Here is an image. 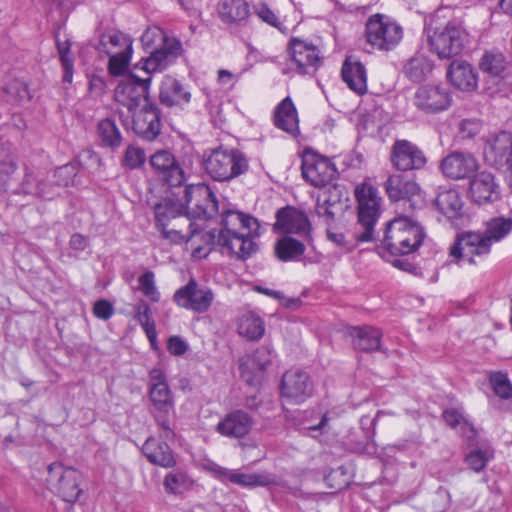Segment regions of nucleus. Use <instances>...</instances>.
Returning a JSON list of instances; mask_svg holds the SVG:
<instances>
[{
  "label": "nucleus",
  "instance_id": "1",
  "mask_svg": "<svg viewBox=\"0 0 512 512\" xmlns=\"http://www.w3.org/2000/svg\"><path fill=\"white\" fill-rule=\"evenodd\" d=\"M512 233V217L495 216L488 219L484 231L467 232L458 235L450 248V255L469 264H476L477 258L486 257L491 246L507 238Z\"/></svg>",
  "mask_w": 512,
  "mask_h": 512
},
{
  "label": "nucleus",
  "instance_id": "2",
  "mask_svg": "<svg viewBox=\"0 0 512 512\" xmlns=\"http://www.w3.org/2000/svg\"><path fill=\"white\" fill-rule=\"evenodd\" d=\"M424 238V229L417 220L399 215L387 223L378 251L382 256L386 253L391 256L409 255L419 249Z\"/></svg>",
  "mask_w": 512,
  "mask_h": 512
},
{
  "label": "nucleus",
  "instance_id": "3",
  "mask_svg": "<svg viewBox=\"0 0 512 512\" xmlns=\"http://www.w3.org/2000/svg\"><path fill=\"white\" fill-rule=\"evenodd\" d=\"M430 51L440 59L460 55L470 44V34L458 21H448L442 27L425 28Z\"/></svg>",
  "mask_w": 512,
  "mask_h": 512
},
{
  "label": "nucleus",
  "instance_id": "4",
  "mask_svg": "<svg viewBox=\"0 0 512 512\" xmlns=\"http://www.w3.org/2000/svg\"><path fill=\"white\" fill-rule=\"evenodd\" d=\"M354 194L358 214L355 239L357 242L373 241L374 227L382 212V198L378 189L368 183L357 185Z\"/></svg>",
  "mask_w": 512,
  "mask_h": 512
},
{
  "label": "nucleus",
  "instance_id": "5",
  "mask_svg": "<svg viewBox=\"0 0 512 512\" xmlns=\"http://www.w3.org/2000/svg\"><path fill=\"white\" fill-rule=\"evenodd\" d=\"M249 168L243 152L237 149H214L204 158L206 173L216 181H230L244 174Z\"/></svg>",
  "mask_w": 512,
  "mask_h": 512
},
{
  "label": "nucleus",
  "instance_id": "6",
  "mask_svg": "<svg viewBox=\"0 0 512 512\" xmlns=\"http://www.w3.org/2000/svg\"><path fill=\"white\" fill-rule=\"evenodd\" d=\"M365 38L372 48L391 51L401 42L403 28L387 15L374 14L366 21Z\"/></svg>",
  "mask_w": 512,
  "mask_h": 512
},
{
  "label": "nucleus",
  "instance_id": "7",
  "mask_svg": "<svg viewBox=\"0 0 512 512\" xmlns=\"http://www.w3.org/2000/svg\"><path fill=\"white\" fill-rule=\"evenodd\" d=\"M47 481L51 490L65 502H76L82 493L81 473L72 467H65L61 463L54 462L48 466Z\"/></svg>",
  "mask_w": 512,
  "mask_h": 512
},
{
  "label": "nucleus",
  "instance_id": "8",
  "mask_svg": "<svg viewBox=\"0 0 512 512\" xmlns=\"http://www.w3.org/2000/svg\"><path fill=\"white\" fill-rule=\"evenodd\" d=\"M148 396L152 405L150 412L161 430V437L164 439L174 438L175 433L171 427L169 415L174 411L175 402L169 384L150 386Z\"/></svg>",
  "mask_w": 512,
  "mask_h": 512
},
{
  "label": "nucleus",
  "instance_id": "9",
  "mask_svg": "<svg viewBox=\"0 0 512 512\" xmlns=\"http://www.w3.org/2000/svg\"><path fill=\"white\" fill-rule=\"evenodd\" d=\"M186 214L195 219L211 218L218 211V202L205 183L191 184L184 190Z\"/></svg>",
  "mask_w": 512,
  "mask_h": 512
},
{
  "label": "nucleus",
  "instance_id": "10",
  "mask_svg": "<svg viewBox=\"0 0 512 512\" xmlns=\"http://www.w3.org/2000/svg\"><path fill=\"white\" fill-rule=\"evenodd\" d=\"M302 176L314 187H324L337 176V169L328 158L305 150L302 156Z\"/></svg>",
  "mask_w": 512,
  "mask_h": 512
},
{
  "label": "nucleus",
  "instance_id": "11",
  "mask_svg": "<svg viewBox=\"0 0 512 512\" xmlns=\"http://www.w3.org/2000/svg\"><path fill=\"white\" fill-rule=\"evenodd\" d=\"M151 77L141 79L133 74L121 80L115 88V100L132 113L149 94Z\"/></svg>",
  "mask_w": 512,
  "mask_h": 512
},
{
  "label": "nucleus",
  "instance_id": "12",
  "mask_svg": "<svg viewBox=\"0 0 512 512\" xmlns=\"http://www.w3.org/2000/svg\"><path fill=\"white\" fill-rule=\"evenodd\" d=\"M149 161L154 173L169 186L178 187L185 183L186 172L171 151L158 150Z\"/></svg>",
  "mask_w": 512,
  "mask_h": 512
},
{
  "label": "nucleus",
  "instance_id": "13",
  "mask_svg": "<svg viewBox=\"0 0 512 512\" xmlns=\"http://www.w3.org/2000/svg\"><path fill=\"white\" fill-rule=\"evenodd\" d=\"M390 160L398 171L420 170L427 164L424 152L416 144L405 139L393 143Z\"/></svg>",
  "mask_w": 512,
  "mask_h": 512
},
{
  "label": "nucleus",
  "instance_id": "14",
  "mask_svg": "<svg viewBox=\"0 0 512 512\" xmlns=\"http://www.w3.org/2000/svg\"><path fill=\"white\" fill-rule=\"evenodd\" d=\"M469 196L477 205H489L501 199V186L495 175L488 171L474 174L469 182Z\"/></svg>",
  "mask_w": 512,
  "mask_h": 512
},
{
  "label": "nucleus",
  "instance_id": "15",
  "mask_svg": "<svg viewBox=\"0 0 512 512\" xmlns=\"http://www.w3.org/2000/svg\"><path fill=\"white\" fill-rule=\"evenodd\" d=\"M173 299L182 308L204 313L210 308L214 294L211 289L200 287L196 280L191 279L175 292Z\"/></svg>",
  "mask_w": 512,
  "mask_h": 512
},
{
  "label": "nucleus",
  "instance_id": "16",
  "mask_svg": "<svg viewBox=\"0 0 512 512\" xmlns=\"http://www.w3.org/2000/svg\"><path fill=\"white\" fill-rule=\"evenodd\" d=\"M16 195L35 196L44 200H52L57 196L55 187L48 184L45 175L40 171L25 167L21 181L9 190Z\"/></svg>",
  "mask_w": 512,
  "mask_h": 512
},
{
  "label": "nucleus",
  "instance_id": "17",
  "mask_svg": "<svg viewBox=\"0 0 512 512\" xmlns=\"http://www.w3.org/2000/svg\"><path fill=\"white\" fill-rule=\"evenodd\" d=\"M483 154L490 166L497 169L509 166L512 160V132L500 131L488 138Z\"/></svg>",
  "mask_w": 512,
  "mask_h": 512
},
{
  "label": "nucleus",
  "instance_id": "18",
  "mask_svg": "<svg viewBox=\"0 0 512 512\" xmlns=\"http://www.w3.org/2000/svg\"><path fill=\"white\" fill-rule=\"evenodd\" d=\"M290 69L299 74L315 71L320 63L319 51L313 44L294 38L289 43Z\"/></svg>",
  "mask_w": 512,
  "mask_h": 512
},
{
  "label": "nucleus",
  "instance_id": "19",
  "mask_svg": "<svg viewBox=\"0 0 512 512\" xmlns=\"http://www.w3.org/2000/svg\"><path fill=\"white\" fill-rule=\"evenodd\" d=\"M385 191L391 201H403V205L412 209L416 208L420 198V187L416 181L401 174H393L384 183Z\"/></svg>",
  "mask_w": 512,
  "mask_h": 512
},
{
  "label": "nucleus",
  "instance_id": "20",
  "mask_svg": "<svg viewBox=\"0 0 512 512\" xmlns=\"http://www.w3.org/2000/svg\"><path fill=\"white\" fill-rule=\"evenodd\" d=\"M281 395L294 403H301L312 395L313 383L306 372L287 371L281 381Z\"/></svg>",
  "mask_w": 512,
  "mask_h": 512
},
{
  "label": "nucleus",
  "instance_id": "21",
  "mask_svg": "<svg viewBox=\"0 0 512 512\" xmlns=\"http://www.w3.org/2000/svg\"><path fill=\"white\" fill-rule=\"evenodd\" d=\"M413 103L424 113H437L450 106L451 97L448 91L440 86L424 85L416 90Z\"/></svg>",
  "mask_w": 512,
  "mask_h": 512
},
{
  "label": "nucleus",
  "instance_id": "22",
  "mask_svg": "<svg viewBox=\"0 0 512 512\" xmlns=\"http://www.w3.org/2000/svg\"><path fill=\"white\" fill-rule=\"evenodd\" d=\"M276 226L284 233L297 234L306 241H312L307 215L294 207L287 206L277 211Z\"/></svg>",
  "mask_w": 512,
  "mask_h": 512
},
{
  "label": "nucleus",
  "instance_id": "23",
  "mask_svg": "<svg viewBox=\"0 0 512 512\" xmlns=\"http://www.w3.org/2000/svg\"><path fill=\"white\" fill-rule=\"evenodd\" d=\"M132 129L140 138L153 141L161 131V121L156 105L146 104L138 112H132Z\"/></svg>",
  "mask_w": 512,
  "mask_h": 512
},
{
  "label": "nucleus",
  "instance_id": "24",
  "mask_svg": "<svg viewBox=\"0 0 512 512\" xmlns=\"http://www.w3.org/2000/svg\"><path fill=\"white\" fill-rule=\"evenodd\" d=\"M180 52L181 43L178 40L164 37L161 47L151 52L148 58L142 60L135 67L141 68L149 74L162 71L180 55Z\"/></svg>",
  "mask_w": 512,
  "mask_h": 512
},
{
  "label": "nucleus",
  "instance_id": "25",
  "mask_svg": "<svg viewBox=\"0 0 512 512\" xmlns=\"http://www.w3.org/2000/svg\"><path fill=\"white\" fill-rule=\"evenodd\" d=\"M221 252L234 256L238 260H246L257 251V244L252 239V233L236 235H213Z\"/></svg>",
  "mask_w": 512,
  "mask_h": 512
},
{
  "label": "nucleus",
  "instance_id": "26",
  "mask_svg": "<svg viewBox=\"0 0 512 512\" xmlns=\"http://www.w3.org/2000/svg\"><path fill=\"white\" fill-rule=\"evenodd\" d=\"M441 169L451 179L471 178L478 169V162L470 153L453 152L442 160Z\"/></svg>",
  "mask_w": 512,
  "mask_h": 512
},
{
  "label": "nucleus",
  "instance_id": "27",
  "mask_svg": "<svg viewBox=\"0 0 512 512\" xmlns=\"http://www.w3.org/2000/svg\"><path fill=\"white\" fill-rule=\"evenodd\" d=\"M253 426V419L243 410H235L225 415L218 422L216 431L228 438H243L248 435Z\"/></svg>",
  "mask_w": 512,
  "mask_h": 512
},
{
  "label": "nucleus",
  "instance_id": "28",
  "mask_svg": "<svg viewBox=\"0 0 512 512\" xmlns=\"http://www.w3.org/2000/svg\"><path fill=\"white\" fill-rule=\"evenodd\" d=\"M221 217L222 228L218 235L253 233L259 227L257 219L240 211L227 210L221 214Z\"/></svg>",
  "mask_w": 512,
  "mask_h": 512
},
{
  "label": "nucleus",
  "instance_id": "29",
  "mask_svg": "<svg viewBox=\"0 0 512 512\" xmlns=\"http://www.w3.org/2000/svg\"><path fill=\"white\" fill-rule=\"evenodd\" d=\"M447 78L453 86L462 91H472L478 85L476 70L470 63L463 60H454L450 63Z\"/></svg>",
  "mask_w": 512,
  "mask_h": 512
},
{
  "label": "nucleus",
  "instance_id": "30",
  "mask_svg": "<svg viewBox=\"0 0 512 512\" xmlns=\"http://www.w3.org/2000/svg\"><path fill=\"white\" fill-rule=\"evenodd\" d=\"M341 76L349 89L358 95L367 92V73L365 66L351 57L346 58L342 65Z\"/></svg>",
  "mask_w": 512,
  "mask_h": 512
},
{
  "label": "nucleus",
  "instance_id": "31",
  "mask_svg": "<svg viewBox=\"0 0 512 512\" xmlns=\"http://www.w3.org/2000/svg\"><path fill=\"white\" fill-rule=\"evenodd\" d=\"M274 125L292 136L299 134V119L296 107L288 96L284 98L275 108Z\"/></svg>",
  "mask_w": 512,
  "mask_h": 512
},
{
  "label": "nucleus",
  "instance_id": "32",
  "mask_svg": "<svg viewBox=\"0 0 512 512\" xmlns=\"http://www.w3.org/2000/svg\"><path fill=\"white\" fill-rule=\"evenodd\" d=\"M434 204L450 220L457 219L463 213V200L459 191L453 188H439Z\"/></svg>",
  "mask_w": 512,
  "mask_h": 512
},
{
  "label": "nucleus",
  "instance_id": "33",
  "mask_svg": "<svg viewBox=\"0 0 512 512\" xmlns=\"http://www.w3.org/2000/svg\"><path fill=\"white\" fill-rule=\"evenodd\" d=\"M353 347L362 352L381 350L382 332L372 326L352 327L349 332Z\"/></svg>",
  "mask_w": 512,
  "mask_h": 512
},
{
  "label": "nucleus",
  "instance_id": "34",
  "mask_svg": "<svg viewBox=\"0 0 512 512\" xmlns=\"http://www.w3.org/2000/svg\"><path fill=\"white\" fill-rule=\"evenodd\" d=\"M142 452L147 460L164 468H171L176 464L172 450L165 442L154 437H149L142 447Z\"/></svg>",
  "mask_w": 512,
  "mask_h": 512
},
{
  "label": "nucleus",
  "instance_id": "35",
  "mask_svg": "<svg viewBox=\"0 0 512 512\" xmlns=\"http://www.w3.org/2000/svg\"><path fill=\"white\" fill-rule=\"evenodd\" d=\"M468 448L471 450L465 456V462L469 468L475 472H481L487 464L494 458V449L486 441H480L478 435L475 440L467 442Z\"/></svg>",
  "mask_w": 512,
  "mask_h": 512
},
{
  "label": "nucleus",
  "instance_id": "36",
  "mask_svg": "<svg viewBox=\"0 0 512 512\" xmlns=\"http://www.w3.org/2000/svg\"><path fill=\"white\" fill-rule=\"evenodd\" d=\"M160 229L163 237L174 243L188 242L198 232L197 225L191 222L187 214Z\"/></svg>",
  "mask_w": 512,
  "mask_h": 512
},
{
  "label": "nucleus",
  "instance_id": "37",
  "mask_svg": "<svg viewBox=\"0 0 512 512\" xmlns=\"http://www.w3.org/2000/svg\"><path fill=\"white\" fill-rule=\"evenodd\" d=\"M310 242L304 238L296 239L291 236H283L275 244V255L283 262L300 261L306 251V245Z\"/></svg>",
  "mask_w": 512,
  "mask_h": 512
},
{
  "label": "nucleus",
  "instance_id": "38",
  "mask_svg": "<svg viewBox=\"0 0 512 512\" xmlns=\"http://www.w3.org/2000/svg\"><path fill=\"white\" fill-rule=\"evenodd\" d=\"M18 165L9 146L0 144V193L11 189Z\"/></svg>",
  "mask_w": 512,
  "mask_h": 512
},
{
  "label": "nucleus",
  "instance_id": "39",
  "mask_svg": "<svg viewBox=\"0 0 512 512\" xmlns=\"http://www.w3.org/2000/svg\"><path fill=\"white\" fill-rule=\"evenodd\" d=\"M443 418L451 428H458L461 436L466 442L472 443L477 436V430L464 416V412L459 408H448L443 412Z\"/></svg>",
  "mask_w": 512,
  "mask_h": 512
},
{
  "label": "nucleus",
  "instance_id": "40",
  "mask_svg": "<svg viewBox=\"0 0 512 512\" xmlns=\"http://www.w3.org/2000/svg\"><path fill=\"white\" fill-rule=\"evenodd\" d=\"M218 12L226 23H240L248 16V4L244 0H221Z\"/></svg>",
  "mask_w": 512,
  "mask_h": 512
},
{
  "label": "nucleus",
  "instance_id": "41",
  "mask_svg": "<svg viewBox=\"0 0 512 512\" xmlns=\"http://www.w3.org/2000/svg\"><path fill=\"white\" fill-rule=\"evenodd\" d=\"M182 211L183 205L170 198H166L160 203H157L154 207L157 226L162 228L170 222L177 220V218L183 216Z\"/></svg>",
  "mask_w": 512,
  "mask_h": 512
},
{
  "label": "nucleus",
  "instance_id": "42",
  "mask_svg": "<svg viewBox=\"0 0 512 512\" xmlns=\"http://www.w3.org/2000/svg\"><path fill=\"white\" fill-rule=\"evenodd\" d=\"M230 482L242 487L269 486L278 484L274 474L263 473H241L235 470L234 474H230Z\"/></svg>",
  "mask_w": 512,
  "mask_h": 512
},
{
  "label": "nucleus",
  "instance_id": "43",
  "mask_svg": "<svg viewBox=\"0 0 512 512\" xmlns=\"http://www.w3.org/2000/svg\"><path fill=\"white\" fill-rule=\"evenodd\" d=\"M159 97L162 104L172 107L175 105L189 103L191 94L184 89L183 85L179 81L172 80L161 89Z\"/></svg>",
  "mask_w": 512,
  "mask_h": 512
},
{
  "label": "nucleus",
  "instance_id": "44",
  "mask_svg": "<svg viewBox=\"0 0 512 512\" xmlns=\"http://www.w3.org/2000/svg\"><path fill=\"white\" fill-rule=\"evenodd\" d=\"M98 49L100 52L107 54V50H132V39L116 30L104 32L99 41Z\"/></svg>",
  "mask_w": 512,
  "mask_h": 512
},
{
  "label": "nucleus",
  "instance_id": "45",
  "mask_svg": "<svg viewBox=\"0 0 512 512\" xmlns=\"http://www.w3.org/2000/svg\"><path fill=\"white\" fill-rule=\"evenodd\" d=\"M432 71L431 61L424 55H415L403 67V73L413 82L423 81Z\"/></svg>",
  "mask_w": 512,
  "mask_h": 512
},
{
  "label": "nucleus",
  "instance_id": "46",
  "mask_svg": "<svg viewBox=\"0 0 512 512\" xmlns=\"http://www.w3.org/2000/svg\"><path fill=\"white\" fill-rule=\"evenodd\" d=\"M264 331V323L259 316L253 313H247L240 318L238 332L248 340L260 339L263 336Z\"/></svg>",
  "mask_w": 512,
  "mask_h": 512
},
{
  "label": "nucleus",
  "instance_id": "47",
  "mask_svg": "<svg viewBox=\"0 0 512 512\" xmlns=\"http://www.w3.org/2000/svg\"><path fill=\"white\" fill-rule=\"evenodd\" d=\"M97 131L103 146L109 147L113 150L120 147L122 143V136L113 120L106 118L100 121Z\"/></svg>",
  "mask_w": 512,
  "mask_h": 512
},
{
  "label": "nucleus",
  "instance_id": "48",
  "mask_svg": "<svg viewBox=\"0 0 512 512\" xmlns=\"http://www.w3.org/2000/svg\"><path fill=\"white\" fill-rule=\"evenodd\" d=\"M134 318L141 325L151 343L156 340V325L149 305L141 300L134 307Z\"/></svg>",
  "mask_w": 512,
  "mask_h": 512
},
{
  "label": "nucleus",
  "instance_id": "49",
  "mask_svg": "<svg viewBox=\"0 0 512 512\" xmlns=\"http://www.w3.org/2000/svg\"><path fill=\"white\" fill-rule=\"evenodd\" d=\"M506 59L500 52H486L479 63L480 69L492 76H499L506 69Z\"/></svg>",
  "mask_w": 512,
  "mask_h": 512
},
{
  "label": "nucleus",
  "instance_id": "50",
  "mask_svg": "<svg viewBox=\"0 0 512 512\" xmlns=\"http://www.w3.org/2000/svg\"><path fill=\"white\" fill-rule=\"evenodd\" d=\"M77 173V165L75 163H67L54 171L53 180L48 181V184L53 185L57 195H59L61 188L74 184Z\"/></svg>",
  "mask_w": 512,
  "mask_h": 512
},
{
  "label": "nucleus",
  "instance_id": "51",
  "mask_svg": "<svg viewBox=\"0 0 512 512\" xmlns=\"http://www.w3.org/2000/svg\"><path fill=\"white\" fill-rule=\"evenodd\" d=\"M109 56L108 71L113 76L125 73L131 60L132 50H107Z\"/></svg>",
  "mask_w": 512,
  "mask_h": 512
},
{
  "label": "nucleus",
  "instance_id": "52",
  "mask_svg": "<svg viewBox=\"0 0 512 512\" xmlns=\"http://www.w3.org/2000/svg\"><path fill=\"white\" fill-rule=\"evenodd\" d=\"M4 92L8 95V101L17 104L27 102L31 99L27 83L20 79H12L9 81L4 88Z\"/></svg>",
  "mask_w": 512,
  "mask_h": 512
},
{
  "label": "nucleus",
  "instance_id": "53",
  "mask_svg": "<svg viewBox=\"0 0 512 512\" xmlns=\"http://www.w3.org/2000/svg\"><path fill=\"white\" fill-rule=\"evenodd\" d=\"M57 50H58L61 65H62V68L64 71L63 81L71 83L72 79H73L74 59L71 54L70 42L68 40L64 41V42L57 41Z\"/></svg>",
  "mask_w": 512,
  "mask_h": 512
},
{
  "label": "nucleus",
  "instance_id": "54",
  "mask_svg": "<svg viewBox=\"0 0 512 512\" xmlns=\"http://www.w3.org/2000/svg\"><path fill=\"white\" fill-rule=\"evenodd\" d=\"M489 382L494 393L501 399L508 400L512 398V384L507 374L502 372H494L489 377Z\"/></svg>",
  "mask_w": 512,
  "mask_h": 512
},
{
  "label": "nucleus",
  "instance_id": "55",
  "mask_svg": "<svg viewBox=\"0 0 512 512\" xmlns=\"http://www.w3.org/2000/svg\"><path fill=\"white\" fill-rule=\"evenodd\" d=\"M155 276L152 271H147L139 277V289L152 302L160 300V293L155 285Z\"/></svg>",
  "mask_w": 512,
  "mask_h": 512
},
{
  "label": "nucleus",
  "instance_id": "56",
  "mask_svg": "<svg viewBox=\"0 0 512 512\" xmlns=\"http://www.w3.org/2000/svg\"><path fill=\"white\" fill-rule=\"evenodd\" d=\"M274 357V351L270 345H262L255 350L249 361L251 366H257L259 372H262L271 364Z\"/></svg>",
  "mask_w": 512,
  "mask_h": 512
},
{
  "label": "nucleus",
  "instance_id": "57",
  "mask_svg": "<svg viewBox=\"0 0 512 512\" xmlns=\"http://www.w3.org/2000/svg\"><path fill=\"white\" fill-rule=\"evenodd\" d=\"M163 484L167 492L179 494L187 487L188 478L182 472H170L165 476Z\"/></svg>",
  "mask_w": 512,
  "mask_h": 512
},
{
  "label": "nucleus",
  "instance_id": "58",
  "mask_svg": "<svg viewBox=\"0 0 512 512\" xmlns=\"http://www.w3.org/2000/svg\"><path fill=\"white\" fill-rule=\"evenodd\" d=\"M146 161L145 151L137 146L129 145L123 157V165L129 169H136L142 166Z\"/></svg>",
  "mask_w": 512,
  "mask_h": 512
},
{
  "label": "nucleus",
  "instance_id": "59",
  "mask_svg": "<svg viewBox=\"0 0 512 512\" xmlns=\"http://www.w3.org/2000/svg\"><path fill=\"white\" fill-rule=\"evenodd\" d=\"M481 129V123L476 119H464L459 123V135L462 139L475 137Z\"/></svg>",
  "mask_w": 512,
  "mask_h": 512
},
{
  "label": "nucleus",
  "instance_id": "60",
  "mask_svg": "<svg viewBox=\"0 0 512 512\" xmlns=\"http://www.w3.org/2000/svg\"><path fill=\"white\" fill-rule=\"evenodd\" d=\"M257 16L267 24L282 30V23L279 21L276 14L265 4H260L255 8Z\"/></svg>",
  "mask_w": 512,
  "mask_h": 512
},
{
  "label": "nucleus",
  "instance_id": "61",
  "mask_svg": "<svg viewBox=\"0 0 512 512\" xmlns=\"http://www.w3.org/2000/svg\"><path fill=\"white\" fill-rule=\"evenodd\" d=\"M93 314L98 319L108 320L114 314V307L108 300L100 299L93 305Z\"/></svg>",
  "mask_w": 512,
  "mask_h": 512
},
{
  "label": "nucleus",
  "instance_id": "62",
  "mask_svg": "<svg viewBox=\"0 0 512 512\" xmlns=\"http://www.w3.org/2000/svg\"><path fill=\"white\" fill-rule=\"evenodd\" d=\"M187 348V344L180 337L173 336L168 340L167 349L171 354L175 356L183 355L187 351Z\"/></svg>",
  "mask_w": 512,
  "mask_h": 512
},
{
  "label": "nucleus",
  "instance_id": "63",
  "mask_svg": "<svg viewBox=\"0 0 512 512\" xmlns=\"http://www.w3.org/2000/svg\"><path fill=\"white\" fill-rule=\"evenodd\" d=\"M154 385H168L167 376L160 367H154L149 371L148 388Z\"/></svg>",
  "mask_w": 512,
  "mask_h": 512
},
{
  "label": "nucleus",
  "instance_id": "64",
  "mask_svg": "<svg viewBox=\"0 0 512 512\" xmlns=\"http://www.w3.org/2000/svg\"><path fill=\"white\" fill-rule=\"evenodd\" d=\"M250 364L248 363H241L240 364V372H241V378L249 385V386H256L260 382V377L258 374L253 373L250 370Z\"/></svg>",
  "mask_w": 512,
  "mask_h": 512
}]
</instances>
